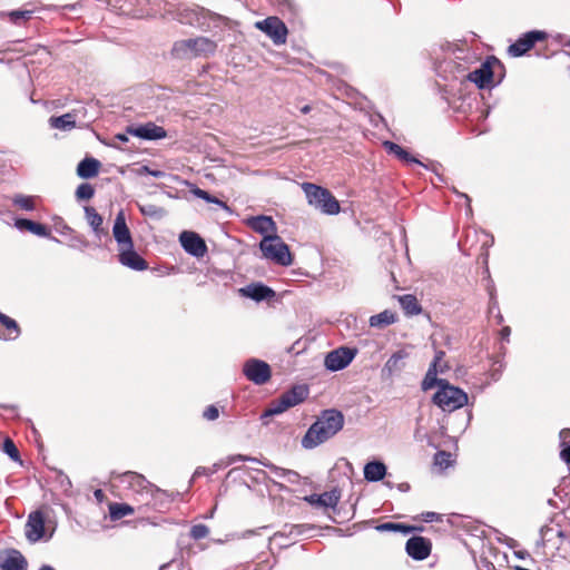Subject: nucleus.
I'll return each instance as SVG.
<instances>
[{
    "label": "nucleus",
    "instance_id": "49",
    "mask_svg": "<svg viewBox=\"0 0 570 570\" xmlns=\"http://www.w3.org/2000/svg\"><path fill=\"white\" fill-rule=\"evenodd\" d=\"M444 355H445V353L443 351H438L434 355L433 362L430 365H434L435 370L443 368V371H444L446 367V365L443 364Z\"/></svg>",
    "mask_w": 570,
    "mask_h": 570
},
{
    "label": "nucleus",
    "instance_id": "20",
    "mask_svg": "<svg viewBox=\"0 0 570 570\" xmlns=\"http://www.w3.org/2000/svg\"><path fill=\"white\" fill-rule=\"evenodd\" d=\"M341 499V492L337 489L324 492L322 494L306 495L304 500L312 505L324 508H335Z\"/></svg>",
    "mask_w": 570,
    "mask_h": 570
},
{
    "label": "nucleus",
    "instance_id": "36",
    "mask_svg": "<svg viewBox=\"0 0 570 570\" xmlns=\"http://www.w3.org/2000/svg\"><path fill=\"white\" fill-rule=\"evenodd\" d=\"M50 125L61 130L72 129L76 127L75 116L68 112L59 117H51Z\"/></svg>",
    "mask_w": 570,
    "mask_h": 570
},
{
    "label": "nucleus",
    "instance_id": "42",
    "mask_svg": "<svg viewBox=\"0 0 570 570\" xmlns=\"http://www.w3.org/2000/svg\"><path fill=\"white\" fill-rule=\"evenodd\" d=\"M94 195L95 188L88 183L80 184L77 187L76 197L78 199L89 200L94 197Z\"/></svg>",
    "mask_w": 570,
    "mask_h": 570
},
{
    "label": "nucleus",
    "instance_id": "3",
    "mask_svg": "<svg viewBox=\"0 0 570 570\" xmlns=\"http://www.w3.org/2000/svg\"><path fill=\"white\" fill-rule=\"evenodd\" d=\"M504 70V65L497 57L490 56L479 68L469 72L466 79L479 89H490L502 81Z\"/></svg>",
    "mask_w": 570,
    "mask_h": 570
},
{
    "label": "nucleus",
    "instance_id": "2",
    "mask_svg": "<svg viewBox=\"0 0 570 570\" xmlns=\"http://www.w3.org/2000/svg\"><path fill=\"white\" fill-rule=\"evenodd\" d=\"M217 43L207 37H196L175 41L170 56L178 60H190L198 57H209L216 52Z\"/></svg>",
    "mask_w": 570,
    "mask_h": 570
},
{
    "label": "nucleus",
    "instance_id": "1",
    "mask_svg": "<svg viewBox=\"0 0 570 570\" xmlns=\"http://www.w3.org/2000/svg\"><path fill=\"white\" fill-rule=\"evenodd\" d=\"M344 416L340 411L326 410L309 426L302 439L304 449H314L324 443L343 429Z\"/></svg>",
    "mask_w": 570,
    "mask_h": 570
},
{
    "label": "nucleus",
    "instance_id": "44",
    "mask_svg": "<svg viewBox=\"0 0 570 570\" xmlns=\"http://www.w3.org/2000/svg\"><path fill=\"white\" fill-rule=\"evenodd\" d=\"M209 534V528L205 524H195L190 529V537L194 540H200L206 538Z\"/></svg>",
    "mask_w": 570,
    "mask_h": 570
},
{
    "label": "nucleus",
    "instance_id": "55",
    "mask_svg": "<svg viewBox=\"0 0 570 570\" xmlns=\"http://www.w3.org/2000/svg\"><path fill=\"white\" fill-rule=\"evenodd\" d=\"M215 471H216V469L210 470V469H208V468L198 466V468L195 470L193 478H198V476H200V475H210V474H213Z\"/></svg>",
    "mask_w": 570,
    "mask_h": 570
},
{
    "label": "nucleus",
    "instance_id": "29",
    "mask_svg": "<svg viewBox=\"0 0 570 570\" xmlns=\"http://www.w3.org/2000/svg\"><path fill=\"white\" fill-rule=\"evenodd\" d=\"M100 169V161L96 158H85L77 166V174L81 178L96 177Z\"/></svg>",
    "mask_w": 570,
    "mask_h": 570
},
{
    "label": "nucleus",
    "instance_id": "60",
    "mask_svg": "<svg viewBox=\"0 0 570 570\" xmlns=\"http://www.w3.org/2000/svg\"><path fill=\"white\" fill-rule=\"evenodd\" d=\"M191 256L196 257L198 261H203L204 256L207 252H187Z\"/></svg>",
    "mask_w": 570,
    "mask_h": 570
},
{
    "label": "nucleus",
    "instance_id": "12",
    "mask_svg": "<svg viewBox=\"0 0 570 570\" xmlns=\"http://www.w3.org/2000/svg\"><path fill=\"white\" fill-rule=\"evenodd\" d=\"M357 351L350 347H338L326 354L324 365L331 372H337L351 364Z\"/></svg>",
    "mask_w": 570,
    "mask_h": 570
},
{
    "label": "nucleus",
    "instance_id": "28",
    "mask_svg": "<svg viewBox=\"0 0 570 570\" xmlns=\"http://www.w3.org/2000/svg\"><path fill=\"white\" fill-rule=\"evenodd\" d=\"M14 225L20 230H27L41 237H46L50 233L46 225L26 218L16 219Z\"/></svg>",
    "mask_w": 570,
    "mask_h": 570
},
{
    "label": "nucleus",
    "instance_id": "19",
    "mask_svg": "<svg viewBox=\"0 0 570 570\" xmlns=\"http://www.w3.org/2000/svg\"><path fill=\"white\" fill-rule=\"evenodd\" d=\"M493 244L494 238L491 234L473 229L466 234L464 246L469 249H489Z\"/></svg>",
    "mask_w": 570,
    "mask_h": 570
},
{
    "label": "nucleus",
    "instance_id": "58",
    "mask_svg": "<svg viewBox=\"0 0 570 570\" xmlns=\"http://www.w3.org/2000/svg\"><path fill=\"white\" fill-rule=\"evenodd\" d=\"M94 497L99 503H101L106 499V495L101 489L95 490Z\"/></svg>",
    "mask_w": 570,
    "mask_h": 570
},
{
    "label": "nucleus",
    "instance_id": "41",
    "mask_svg": "<svg viewBox=\"0 0 570 570\" xmlns=\"http://www.w3.org/2000/svg\"><path fill=\"white\" fill-rule=\"evenodd\" d=\"M413 529H414L413 527L405 525L402 523H393V522L383 523L377 527V530H380V531H395V532L399 531L404 534L410 533Z\"/></svg>",
    "mask_w": 570,
    "mask_h": 570
},
{
    "label": "nucleus",
    "instance_id": "30",
    "mask_svg": "<svg viewBox=\"0 0 570 570\" xmlns=\"http://www.w3.org/2000/svg\"><path fill=\"white\" fill-rule=\"evenodd\" d=\"M397 321V315L391 309H385L376 315H372L368 320V324L374 328H384L389 325L394 324Z\"/></svg>",
    "mask_w": 570,
    "mask_h": 570
},
{
    "label": "nucleus",
    "instance_id": "31",
    "mask_svg": "<svg viewBox=\"0 0 570 570\" xmlns=\"http://www.w3.org/2000/svg\"><path fill=\"white\" fill-rule=\"evenodd\" d=\"M439 373H443V368L435 370L434 365L429 366L428 372L421 384L423 391H429L434 386H438L440 389L441 385L448 382L445 380L438 379Z\"/></svg>",
    "mask_w": 570,
    "mask_h": 570
},
{
    "label": "nucleus",
    "instance_id": "5",
    "mask_svg": "<svg viewBox=\"0 0 570 570\" xmlns=\"http://www.w3.org/2000/svg\"><path fill=\"white\" fill-rule=\"evenodd\" d=\"M301 187L309 205L327 215H336L340 213V203L328 189L313 183H303Z\"/></svg>",
    "mask_w": 570,
    "mask_h": 570
},
{
    "label": "nucleus",
    "instance_id": "54",
    "mask_svg": "<svg viewBox=\"0 0 570 570\" xmlns=\"http://www.w3.org/2000/svg\"><path fill=\"white\" fill-rule=\"evenodd\" d=\"M422 520L425 521V522H433V521H439L441 520V517L440 514L435 513V512H424L422 513Z\"/></svg>",
    "mask_w": 570,
    "mask_h": 570
},
{
    "label": "nucleus",
    "instance_id": "13",
    "mask_svg": "<svg viewBox=\"0 0 570 570\" xmlns=\"http://www.w3.org/2000/svg\"><path fill=\"white\" fill-rule=\"evenodd\" d=\"M24 533L30 542H37L45 538V517L41 511H35L29 514Z\"/></svg>",
    "mask_w": 570,
    "mask_h": 570
},
{
    "label": "nucleus",
    "instance_id": "17",
    "mask_svg": "<svg viewBox=\"0 0 570 570\" xmlns=\"http://www.w3.org/2000/svg\"><path fill=\"white\" fill-rule=\"evenodd\" d=\"M127 132L147 140L163 139L167 136L166 130L154 122H147L138 127L130 126L127 128Z\"/></svg>",
    "mask_w": 570,
    "mask_h": 570
},
{
    "label": "nucleus",
    "instance_id": "63",
    "mask_svg": "<svg viewBox=\"0 0 570 570\" xmlns=\"http://www.w3.org/2000/svg\"><path fill=\"white\" fill-rule=\"evenodd\" d=\"M311 106L309 105H305L304 107L301 108V112L302 114H308L311 111Z\"/></svg>",
    "mask_w": 570,
    "mask_h": 570
},
{
    "label": "nucleus",
    "instance_id": "46",
    "mask_svg": "<svg viewBox=\"0 0 570 570\" xmlns=\"http://www.w3.org/2000/svg\"><path fill=\"white\" fill-rule=\"evenodd\" d=\"M164 497H167L166 493L163 491V494H156L154 498L153 497H145L141 501L147 504V505H151L153 508L155 509H160L163 508L164 503H163V499Z\"/></svg>",
    "mask_w": 570,
    "mask_h": 570
},
{
    "label": "nucleus",
    "instance_id": "8",
    "mask_svg": "<svg viewBox=\"0 0 570 570\" xmlns=\"http://www.w3.org/2000/svg\"><path fill=\"white\" fill-rule=\"evenodd\" d=\"M120 483L130 489L134 493L141 497H155L163 494V491L151 484L146 478L139 473L127 471L118 475Z\"/></svg>",
    "mask_w": 570,
    "mask_h": 570
},
{
    "label": "nucleus",
    "instance_id": "24",
    "mask_svg": "<svg viewBox=\"0 0 570 570\" xmlns=\"http://www.w3.org/2000/svg\"><path fill=\"white\" fill-rule=\"evenodd\" d=\"M0 566L2 570H27V560L18 550H11Z\"/></svg>",
    "mask_w": 570,
    "mask_h": 570
},
{
    "label": "nucleus",
    "instance_id": "40",
    "mask_svg": "<svg viewBox=\"0 0 570 570\" xmlns=\"http://www.w3.org/2000/svg\"><path fill=\"white\" fill-rule=\"evenodd\" d=\"M193 194L200 198V199H204L206 200L207 203H213V204H217L219 205L220 207L227 209L228 206L225 202H222L220 199H218L217 197L210 195L208 191L204 190V189H200L198 187L194 188L193 189Z\"/></svg>",
    "mask_w": 570,
    "mask_h": 570
},
{
    "label": "nucleus",
    "instance_id": "6",
    "mask_svg": "<svg viewBox=\"0 0 570 570\" xmlns=\"http://www.w3.org/2000/svg\"><path fill=\"white\" fill-rule=\"evenodd\" d=\"M307 385H294L291 390L284 392L279 397L273 400L269 406L264 411L262 419L282 414L291 407L303 403L308 396Z\"/></svg>",
    "mask_w": 570,
    "mask_h": 570
},
{
    "label": "nucleus",
    "instance_id": "32",
    "mask_svg": "<svg viewBox=\"0 0 570 570\" xmlns=\"http://www.w3.org/2000/svg\"><path fill=\"white\" fill-rule=\"evenodd\" d=\"M399 303L407 316L419 315L422 312V307L414 295L399 296Z\"/></svg>",
    "mask_w": 570,
    "mask_h": 570
},
{
    "label": "nucleus",
    "instance_id": "25",
    "mask_svg": "<svg viewBox=\"0 0 570 570\" xmlns=\"http://www.w3.org/2000/svg\"><path fill=\"white\" fill-rule=\"evenodd\" d=\"M0 323L4 332H0V338L3 341H13L19 337L21 331L18 323L8 315L0 312Z\"/></svg>",
    "mask_w": 570,
    "mask_h": 570
},
{
    "label": "nucleus",
    "instance_id": "4",
    "mask_svg": "<svg viewBox=\"0 0 570 570\" xmlns=\"http://www.w3.org/2000/svg\"><path fill=\"white\" fill-rule=\"evenodd\" d=\"M247 224L253 230L263 236L259 242V249H289L288 245L276 235V224L272 217L264 215L252 217Z\"/></svg>",
    "mask_w": 570,
    "mask_h": 570
},
{
    "label": "nucleus",
    "instance_id": "48",
    "mask_svg": "<svg viewBox=\"0 0 570 570\" xmlns=\"http://www.w3.org/2000/svg\"><path fill=\"white\" fill-rule=\"evenodd\" d=\"M203 416L208 421H214L219 416V411L215 405H209L205 409Z\"/></svg>",
    "mask_w": 570,
    "mask_h": 570
},
{
    "label": "nucleus",
    "instance_id": "62",
    "mask_svg": "<svg viewBox=\"0 0 570 570\" xmlns=\"http://www.w3.org/2000/svg\"><path fill=\"white\" fill-rule=\"evenodd\" d=\"M116 138L122 142L128 141V137L125 134H118V135H116Z\"/></svg>",
    "mask_w": 570,
    "mask_h": 570
},
{
    "label": "nucleus",
    "instance_id": "23",
    "mask_svg": "<svg viewBox=\"0 0 570 570\" xmlns=\"http://www.w3.org/2000/svg\"><path fill=\"white\" fill-rule=\"evenodd\" d=\"M156 0H126L128 3V12L136 18H144L153 14V3Z\"/></svg>",
    "mask_w": 570,
    "mask_h": 570
},
{
    "label": "nucleus",
    "instance_id": "9",
    "mask_svg": "<svg viewBox=\"0 0 570 570\" xmlns=\"http://www.w3.org/2000/svg\"><path fill=\"white\" fill-rule=\"evenodd\" d=\"M243 373L256 385H264L272 376L271 366L258 358H249L244 363Z\"/></svg>",
    "mask_w": 570,
    "mask_h": 570
},
{
    "label": "nucleus",
    "instance_id": "22",
    "mask_svg": "<svg viewBox=\"0 0 570 570\" xmlns=\"http://www.w3.org/2000/svg\"><path fill=\"white\" fill-rule=\"evenodd\" d=\"M118 262L134 271H144L148 267L147 262L138 254V252H119Z\"/></svg>",
    "mask_w": 570,
    "mask_h": 570
},
{
    "label": "nucleus",
    "instance_id": "33",
    "mask_svg": "<svg viewBox=\"0 0 570 570\" xmlns=\"http://www.w3.org/2000/svg\"><path fill=\"white\" fill-rule=\"evenodd\" d=\"M261 254L262 258L276 265L288 266L293 263L292 252H261Z\"/></svg>",
    "mask_w": 570,
    "mask_h": 570
},
{
    "label": "nucleus",
    "instance_id": "39",
    "mask_svg": "<svg viewBox=\"0 0 570 570\" xmlns=\"http://www.w3.org/2000/svg\"><path fill=\"white\" fill-rule=\"evenodd\" d=\"M85 214L87 222L90 224V226H92L95 230H98L104 222L101 215L94 207L90 206L85 208Z\"/></svg>",
    "mask_w": 570,
    "mask_h": 570
},
{
    "label": "nucleus",
    "instance_id": "18",
    "mask_svg": "<svg viewBox=\"0 0 570 570\" xmlns=\"http://www.w3.org/2000/svg\"><path fill=\"white\" fill-rule=\"evenodd\" d=\"M238 293L240 296L250 298L256 302H262L275 296V292L262 283H252L245 287L239 288Z\"/></svg>",
    "mask_w": 570,
    "mask_h": 570
},
{
    "label": "nucleus",
    "instance_id": "57",
    "mask_svg": "<svg viewBox=\"0 0 570 570\" xmlns=\"http://www.w3.org/2000/svg\"><path fill=\"white\" fill-rule=\"evenodd\" d=\"M141 171H144V173H146V174H148V175H150V176H154V177H156V178H160V177L165 176V173H164V171H161V170H153V169H150V168H149V167H147V166H144V167L141 168Z\"/></svg>",
    "mask_w": 570,
    "mask_h": 570
},
{
    "label": "nucleus",
    "instance_id": "50",
    "mask_svg": "<svg viewBox=\"0 0 570 570\" xmlns=\"http://www.w3.org/2000/svg\"><path fill=\"white\" fill-rule=\"evenodd\" d=\"M284 480L291 484H298L301 481V475L294 470H287L286 476Z\"/></svg>",
    "mask_w": 570,
    "mask_h": 570
},
{
    "label": "nucleus",
    "instance_id": "7",
    "mask_svg": "<svg viewBox=\"0 0 570 570\" xmlns=\"http://www.w3.org/2000/svg\"><path fill=\"white\" fill-rule=\"evenodd\" d=\"M432 400L442 411L453 412L468 403V394L446 382L440 386Z\"/></svg>",
    "mask_w": 570,
    "mask_h": 570
},
{
    "label": "nucleus",
    "instance_id": "34",
    "mask_svg": "<svg viewBox=\"0 0 570 570\" xmlns=\"http://www.w3.org/2000/svg\"><path fill=\"white\" fill-rule=\"evenodd\" d=\"M385 149L390 153L395 155L400 160L406 163V164H419L422 165L415 157H413L409 151H406L404 148H402L400 145L393 142V141H385L384 142Z\"/></svg>",
    "mask_w": 570,
    "mask_h": 570
},
{
    "label": "nucleus",
    "instance_id": "15",
    "mask_svg": "<svg viewBox=\"0 0 570 570\" xmlns=\"http://www.w3.org/2000/svg\"><path fill=\"white\" fill-rule=\"evenodd\" d=\"M405 550L414 560H424L431 553V542L424 537H412L407 540Z\"/></svg>",
    "mask_w": 570,
    "mask_h": 570
},
{
    "label": "nucleus",
    "instance_id": "11",
    "mask_svg": "<svg viewBox=\"0 0 570 570\" xmlns=\"http://www.w3.org/2000/svg\"><path fill=\"white\" fill-rule=\"evenodd\" d=\"M548 33L541 30H532L522 35L514 43L508 48V53L511 57H521L529 52L537 42L546 41Z\"/></svg>",
    "mask_w": 570,
    "mask_h": 570
},
{
    "label": "nucleus",
    "instance_id": "53",
    "mask_svg": "<svg viewBox=\"0 0 570 570\" xmlns=\"http://www.w3.org/2000/svg\"><path fill=\"white\" fill-rule=\"evenodd\" d=\"M502 368H503V364L501 361H497L493 363L491 376L494 381H497L499 379Z\"/></svg>",
    "mask_w": 570,
    "mask_h": 570
},
{
    "label": "nucleus",
    "instance_id": "64",
    "mask_svg": "<svg viewBox=\"0 0 570 570\" xmlns=\"http://www.w3.org/2000/svg\"><path fill=\"white\" fill-rule=\"evenodd\" d=\"M39 570H55L51 566H42Z\"/></svg>",
    "mask_w": 570,
    "mask_h": 570
},
{
    "label": "nucleus",
    "instance_id": "52",
    "mask_svg": "<svg viewBox=\"0 0 570 570\" xmlns=\"http://www.w3.org/2000/svg\"><path fill=\"white\" fill-rule=\"evenodd\" d=\"M560 445H570V429H563L560 431Z\"/></svg>",
    "mask_w": 570,
    "mask_h": 570
},
{
    "label": "nucleus",
    "instance_id": "27",
    "mask_svg": "<svg viewBox=\"0 0 570 570\" xmlns=\"http://www.w3.org/2000/svg\"><path fill=\"white\" fill-rule=\"evenodd\" d=\"M364 479L368 482L383 480L386 474V465L381 461H371L364 466Z\"/></svg>",
    "mask_w": 570,
    "mask_h": 570
},
{
    "label": "nucleus",
    "instance_id": "43",
    "mask_svg": "<svg viewBox=\"0 0 570 570\" xmlns=\"http://www.w3.org/2000/svg\"><path fill=\"white\" fill-rule=\"evenodd\" d=\"M2 450L6 454L9 455L10 459H12L13 461H19V451L11 439H6L3 441Z\"/></svg>",
    "mask_w": 570,
    "mask_h": 570
},
{
    "label": "nucleus",
    "instance_id": "38",
    "mask_svg": "<svg viewBox=\"0 0 570 570\" xmlns=\"http://www.w3.org/2000/svg\"><path fill=\"white\" fill-rule=\"evenodd\" d=\"M36 202L37 197L35 196H26L22 194H18L12 197L13 206L27 212L33 210L36 208Z\"/></svg>",
    "mask_w": 570,
    "mask_h": 570
},
{
    "label": "nucleus",
    "instance_id": "47",
    "mask_svg": "<svg viewBox=\"0 0 570 570\" xmlns=\"http://www.w3.org/2000/svg\"><path fill=\"white\" fill-rule=\"evenodd\" d=\"M262 464L268 468L277 478L284 479V476H286L287 469L277 466L271 462H262Z\"/></svg>",
    "mask_w": 570,
    "mask_h": 570
},
{
    "label": "nucleus",
    "instance_id": "56",
    "mask_svg": "<svg viewBox=\"0 0 570 570\" xmlns=\"http://www.w3.org/2000/svg\"><path fill=\"white\" fill-rule=\"evenodd\" d=\"M562 450L560 451V458L562 461H564L567 464L570 465V444L569 445H561Z\"/></svg>",
    "mask_w": 570,
    "mask_h": 570
},
{
    "label": "nucleus",
    "instance_id": "14",
    "mask_svg": "<svg viewBox=\"0 0 570 570\" xmlns=\"http://www.w3.org/2000/svg\"><path fill=\"white\" fill-rule=\"evenodd\" d=\"M407 357L409 353L405 350L394 352L385 362L382 368V376L384 379H392L400 374L405 367V360Z\"/></svg>",
    "mask_w": 570,
    "mask_h": 570
},
{
    "label": "nucleus",
    "instance_id": "37",
    "mask_svg": "<svg viewBox=\"0 0 570 570\" xmlns=\"http://www.w3.org/2000/svg\"><path fill=\"white\" fill-rule=\"evenodd\" d=\"M134 512V508L126 503L109 504V514L112 520H120L124 517L131 515Z\"/></svg>",
    "mask_w": 570,
    "mask_h": 570
},
{
    "label": "nucleus",
    "instance_id": "16",
    "mask_svg": "<svg viewBox=\"0 0 570 570\" xmlns=\"http://www.w3.org/2000/svg\"><path fill=\"white\" fill-rule=\"evenodd\" d=\"M112 234L118 244L122 246V249H132L131 235L127 227L124 212H119L117 214L112 227Z\"/></svg>",
    "mask_w": 570,
    "mask_h": 570
},
{
    "label": "nucleus",
    "instance_id": "45",
    "mask_svg": "<svg viewBox=\"0 0 570 570\" xmlns=\"http://www.w3.org/2000/svg\"><path fill=\"white\" fill-rule=\"evenodd\" d=\"M434 463L440 468H448L451 464V453L439 451L434 455Z\"/></svg>",
    "mask_w": 570,
    "mask_h": 570
},
{
    "label": "nucleus",
    "instance_id": "61",
    "mask_svg": "<svg viewBox=\"0 0 570 570\" xmlns=\"http://www.w3.org/2000/svg\"><path fill=\"white\" fill-rule=\"evenodd\" d=\"M490 295H491L490 313H491V314H493V313H495V309H494V308H498V303H497V301H495V298H494L493 294H492V293H490Z\"/></svg>",
    "mask_w": 570,
    "mask_h": 570
},
{
    "label": "nucleus",
    "instance_id": "26",
    "mask_svg": "<svg viewBox=\"0 0 570 570\" xmlns=\"http://www.w3.org/2000/svg\"><path fill=\"white\" fill-rule=\"evenodd\" d=\"M179 242L184 249H207L205 240L197 233L191 230L181 232Z\"/></svg>",
    "mask_w": 570,
    "mask_h": 570
},
{
    "label": "nucleus",
    "instance_id": "10",
    "mask_svg": "<svg viewBox=\"0 0 570 570\" xmlns=\"http://www.w3.org/2000/svg\"><path fill=\"white\" fill-rule=\"evenodd\" d=\"M255 27L266 33L275 45H283L287 39V27L278 17H267L257 21Z\"/></svg>",
    "mask_w": 570,
    "mask_h": 570
},
{
    "label": "nucleus",
    "instance_id": "59",
    "mask_svg": "<svg viewBox=\"0 0 570 570\" xmlns=\"http://www.w3.org/2000/svg\"><path fill=\"white\" fill-rule=\"evenodd\" d=\"M510 334H511V328L509 326H504L500 332L501 338L505 340V341H509Z\"/></svg>",
    "mask_w": 570,
    "mask_h": 570
},
{
    "label": "nucleus",
    "instance_id": "21",
    "mask_svg": "<svg viewBox=\"0 0 570 570\" xmlns=\"http://www.w3.org/2000/svg\"><path fill=\"white\" fill-rule=\"evenodd\" d=\"M314 529L311 524H284L283 528L275 532L272 539L285 538L295 542L299 537L307 534Z\"/></svg>",
    "mask_w": 570,
    "mask_h": 570
},
{
    "label": "nucleus",
    "instance_id": "51",
    "mask_svg": "<svg viewBox=\"0 0 570 570\" xmlns=\"http://www.w3.org/2000/svg\"><path fill=\"white\" fill-rule=\"evenodd\" d=\"M246 461H256V459L250 458V456H246V455H243V454H235V455H230L228 458V464H233V463H236V462H246Z\"/></svg>",
    "mask_w": 570,
    "mask_h": 570
},
{
    "label": "nucleus",
    "instance_id": "35",
    "mask_svg": "<svg viewBox=\"0 0 570 570\" xmlns=\"http://www.w3.org/2000/svg\"><path fill=\"white\" fill-rule=\"evenodd\" d=\"M32 10H12L9 12H2L1 16L7 18L11 23L21 26L32 18Z\"/></svg>",
    "mask_w": 570,
    "mask_h": 570
}]
</instances>
